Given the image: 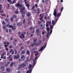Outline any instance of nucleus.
Segmentation results:
<instances>
[{"label": "nucleus", "mask_w": 73, "mask_h": 73, "mask_svg": "<svg viewBox=\"0 0 73 73\" xmlns=\"http://www.w3.org/2000/svg\"><path fill=\"white\" fill-rule=\"evenodd\" d=\"M32 68H31L29 70V71H27L26 72V73H31L32 72Z\"/></svg>", "instance_id": "6ab92c4d"}, {"label": "nucleus", "mask_w": 73, "mask_h": 73, "mask_svg": "<svg viewBox=\"0 0 73 73\" xmlns=\"http://www.w3.org/2000/svg\"><path fill=\"white\" fill-rule=\"evenodd\" d=\"M13 18H15V19H16L17 17V15L16 14H14L13 15V17H12Z\"/></svg>", "instance_id": "aec40b11"}, {"label": "nucleus", "mask_w": 73, "mask_h": 73, "mask_svg": "<svg viewBox=\"0 0 73 73\" xmlns=\"http://www.w3.org/2000/svg\"><path fill=\"white\" fill-rule=\"evenodd\" d=\"M36 32L37 33V35L38 36H39L40 35L41 33L39 31V29H38L36 31Z\"/></svg>", "instance_id": "0eeeda50"}, {"label": "nucleus", "mask_w": 73, "mask_h": 73, "mask_svg": "<svg viewBox=\"0 0 73 73\" xmlns=\"http://www.w3.org/2000/svg\"><path fill=\"white\" fill-rule=\"evenodd\" d=\"M50 29L52 30V29H53L54 26L51 25L50 26Z\"/></svg>", "instance_id": "bb28decb"}, {"label": "nucleus", "mask_w": 73, "mask_h": 73, "mask_svg": "<svg viewBox=\"0 0 73 73\" xmlns=\"http://www.w3.org/2000/svg\"><path fill=\"white\" fill-rule=\"evenodd\" d=\"M6 26L7 27L11 29H12L13 30H15L17 28V27H16V26H13L11 25H10L9 24L7 25H6Z\"/></svg>", "instance_id": "f03ea898"}, {"label": "nucleus", "mask_w": 73, "mask_h": 73, "mask_svg": "<svg viewBox=\"0 0 73 73\" xmlns=\"http://www.w3.org/2000/svg\"><path fill=\"white\" fill-rule=\"evenodd\" d=\"M19 10H20V13L21 15H25V14L26 9L25 7H19Z\"/></svg>", "instance_id": "f257e3e1"}, {"label": "nucleus", "mask_w": 73, "mask_h": 73, "mask_svg": "<svg viewBox=\"0 0 73 73\" xmlns=\"http://www.w3.org/2000/svg\"><path fill=\"white\" fill-rule=\"evenodd\" d=\"M5 30H6V32L8 33V29H5Z\"/></svg>", "instance_id": "052dcab7"}, {"label": "nucleus", "mask_w": 73, "mask_h": 73, "mask_svg": "<svg viewBox=\"0 0 73 73\" xmlns=\"http://www.w3.org/2000/svg\"><path fill=\"white\" fill-rule=\"evenodd\" d=\"M25 3L26 5H27L28 4V1H25Z\"/></svg>", "instance_id": "8fccbe9b"}, {"label": "nucleus", "mask_w": 73, "mask_h": 73, "mask_svg": "<svg viewBox=\"0 0 73 73\" xmlns=\"http://www.w3.org/2000/svg\"><path fill=\"white\" fill-rule=\"evenodd\" d=\"M25 19H24L23 20V24H24L25 23Z\"/></svg>", "instance_id": "e2e57ef3"}, {"label": "nucleus", "mask_w": 73, "mask_h": 73, "mask_svg": "<svg viewBox=\"0 0 73 73\" xmlns=\"http://www.w3.org/2000/svg\"><path fill=\"white\" fill-rule=\"evenodd\" d=\"M20 57V56L19 54H17V55H15L14 56V60L17 59L19 58Z\"/></svg>", "instance_id": "1a4fd4ad"}, {"label": "nucleus", "mask_w": 73, "mask_h": 73, "mask_svg": "<svg viewBox=\"0 0 73 73\" xmlns=\"http://www.w3.org/2000/svg\"><path fill=\"white\" fill-rule=\"evenodd\" d=\"M3 11H4L3 10H2L0 11V14H3Z\"/></svg>", "instance_id": "58836bf2"}, {"label": "nucleus", "mask_w": 73, "mask_h": 73, "mask_svg": "<svg viewBox=\"0 0 73 73\" xmlns=\"http://www.w3.org/2000/svg\"><path fill=\"white\" fill-rule=\"evenodd\" d=\"M36 45L37 46H38L39 45V43H36Z\"/></svg>", "instance_id": "774afa93"}, {"label": "nucleus", "mask_w": 73, "mask_h": 73, "mask_svg": "<svg viewBox=\"0 0 73 73\" xmlns=\"http://www.w3.org/2000/svg\"><path fill=\"white\" fill-rule=\"evenodd\" d=\"M5 21H6V22L7 23H8L9 20L7 19V18L5 19Z\"/></svg>", "instance_id": "473e14b6"}, {"label": "nucleus", "mask_w": 73, "mask_h": 73, "mask_svg": "<svg viewBox=\"0 0 73 73\" xmlns=\"http://www.w3.org/2000/svg\"><path fill=\"white\" fill-rule=\"evenodd\" d=\"M13 60V58L11 57V58H10V59H9V61H11Z\"/></svg>", "instance_id": "5fc2aeb1"}, {"label": "nucleus", "mask_w": 73, "mask_h": 73, "mask_svg": "<svg viewBox=\"0 0 73 73\" xmlns=\"http://www.w3.org/2000/svg\"><path fill=\"white\" fill-rule=\"evenodd\" d=\"M16 2L15 1H13V2H12V4H13L15 3H16Z\"/></svg>", "instance_id": "6e6d98bb"}, {"label": "nucleus", "mask_w": 73, "mask_h": 73, "mask_svg": "<svg viewBox=\"0 0 73 73\" xmlns=\"http://www.w3.org/2000/svg\"><path fill=\"white\" fill-rule=\"evenodd\" d=\"M19 37L21 39L24 38H25V35L24 34L21 33V35H19Z\"/></svg>", "instance_id": "423d86ee"}, {"label": "nucleus", "mask_w": 73, "mask_h": 73, "mask_svg": "<svg viewBox=\"0 0 73 73\" xmlns=\"http://www.w3.org/2000/svg\"><path fill=\"white\" fill-rule=\"evenodd\" d=\"M35 43H32V44H31L30 46L31 47H33L35 45Z\"/></svg>", "instance_id": "5701e85b"}, {"label": "nucleus", "mask_w": 73, "mask_h": 73, "mask_svg": "<svg viewBox=\"0 0 73 73\" xmlns=\"http://www.w3.org/2000/svg\"><path fill=\"white\" fill-rule=\"evenodd\" d=\"M1 69L2 71H4L5 70V67H4V66H1Z\"/></svg>", "instance_id": "dca6fc26"}, {"label": "nucleus", "mask_w": 73, "mask_h": 73, "mask_svg": "<svg viewBox=\"0 0 73 73\" xmlns=\"http://www.w3.org/2000/svg\"><path fill=\"white\" fill-rule=\"evenodd\" d=\"M47 23L49 24H50L51 23V22H49V21H47Z\"/></svg>", "instance_id": "13d9d810"}, {"label": "nucleus", "mask_w": 73, "mask_h": 73, "mask_svg": "<svg viewBox=\"0 0 73 73\" xmlns=\"http://www.w3.org/2000/svg\"><path fill=\"white\" fill-rule=\"evenodd\" d=\"M11 68H6V71L8 72H10V71H11Z\"/></svg>", "instance_id": "a211bd4d"}, {"label": "nucleus", "mask_w": 73, "mask_h": 73, "mask_svg": "<svg viewBox=\"0 0 73 73\" xmlns=\"http://www.w3.org/2000/svg\"><path fill=\"white\" fill-rule=\"evenodd\" d=\"M61 9L60 10V12H62L63 10V9H64V7H61Z\"/></svg>", "instance_id": "49530a36"}, {"label": "nucleus", "mask_w": 73, "mask_h": 73, "mask_svg": "<svg viewBox=\"0 0 73 73\" xmlns=\"http://www.w3.org/2000/svg\"><path fill=\"white\" fill-rule=\"evenodd\" d=\"M37 41V38H36L35 39H34L33 40V43H35V44H36V41Z\"/></svg>", "instance_id": "393cba45"}, {"label": "nucleus", "mask_w": 73, "mask_h": 73, "mask_svg": "<svg viewBox=\"0 0 73 73\" xmlns=\"http://www.w3.org/2000/svg\"><path fill=\"white\" fill-rule=\"evenodd\" d=\"M32 65L31 64H30L28 68H32Z\"/></svg>", "instance_id": "f704fd0d"}, {"label": "nucleus", "mask_w": 73, "mask_h": 73, "mask_svg": "<svg viewBox=\"0 0 73 73\" xmlns=\"http://www.w3.org/2000/svg\"><path fill=\"white\" fill-rule=\"evenodd\" d=\"M26 64L25 63H21V64H19V66H18V69H20L21 68H23L25 66Z\"/></svg>", "instance_id": "7ed1b4c3"}, {"label": "nucleus", "mask_w": 73, "mask_h": 73, "mask_svg": "<svg viewBox=\"0 0 73 73\" xmlns=\"http://www.w3.org/2000/svg\"><path fill=\"white\" fill-rule=\"evenodd\" d=\"M26 15L27 17H29L31 15V14L30 12H29L28 13H27Z\"/></svg>", "instance_id": "412c9836"}, {"label": "nucleus", "mask_w": 73, "mask_h": 73, "mask_svg": "<svg viewBox=\"0 0 73 73\" xmlns=\"http://www.w3.org/2000/svg\"><path fill=\"white\" fill-rule=\"evenodd\" d=\"M30 51H29V50H27L26 51V54L28 55L30 54Z\"/></svg>", "instance_id": "a878e982"}, {"label": "nucleus", "mask_w": 73, "mask_h": 73, "mask_svg": "<svg viewBox=\"0 0 73 73\" xmlns=\"http://www.w3.org/2000/svg\"><path fill=\"white\" fill-rule=\"evenodd\" d=\"M38 52H36V53L35 54V56H36L37 55H38Z\"/></svg>", "instance_id": "79ce46f5"}, {"label": "nucleus", "mask_w": 73, "mask_h": 73, "mask_svg": "<svg viewBox=\"0 0 73 73\" xmlns=\"http://www.w3.org/2000/svg\"><path fill=\"white\" fill-rule=\"evenodd\" d=\"M35 27H31L30 28V29L31 30H35Z\"/></svg>", "instance_id": "cd10ccee"}, {"label": "nucleus", "mask_w": 73, "mask_h": 73, "mask_svg": "<svg viewBox=\"0 0 73 73\" xmlns=\"http://www.w3.org/2000/svg\"><path fill=\"white\" fill-rule=\"evenodd\" d=\"M11 63V62L10 61L7 62V64L8 65H9Z\"/></svg>", "instance_id": "603ef678"}, {"label": "nucleus", "mask_w": 73, "mask_h": 73, "mask_svg": "<svg viewBox=\"0 0 73 73\" xmlns=\"http://www.w3.org/2000/svg\"><path fill=\"white\" fill-rule=\"evenodd\" d=\"M25 50H22V52L21 53V54H25Z\"/></svg>", "instance_id": "2eb2a0df"}, {"label": "nucleus", "mask_w": 73, "mask_h": 73, "mask_svg": "<svg viewBox=\"0 0 73 73\" xmlns=\"http://www.w3.org/2000/svg\"><path fill=\"white\" fill-rule=\"evenodd\" d=\"M44 17V15H42V17L39 18V20H40V21L42 22H44V20L42 19Z\"/></svg>", "instance_id": "f8f14e48"}, {"label": "nucleus", "mask_w": 73, "mask_h": 73, "mask_svg": "<svg viewBox=\"0 0 73 73\" xmlns=\"http://www.w3.org/2000/svg\"><path fill=\"white\" fill-rule=\"evenodd\" d=\"M46 27H48L49 26V25L47 23L46 24Z\"/></svg>", "instance_id": "0e129e2a"}, {"label": "nucleus", "mask_w": 73, "mask_h": 73, "mask_svg": "<svg viewBox=\"0 0 73 73\" xmlns=\"http://www.w3.org/2000/svg\"><path fill=\"white\" fill-rule=\"evenodd\" d=\"M46 29L47 32H48L50 30V28L49 27H47Z\"/></svg>", "instance_id": "72a5a7b5"}, {"label": "nucleus", "mask_w": 73, "mask_h": 73, "mask_svg": "<svg viewBox=\"0 0 73 73\" xmlns=\"http://www.w3.org/2000/svg\"><path fill=\"white\" fill-rule=\"evenodd\" d=\"M37 11L38 12L37 14H38L40 13V9L39 8L37 9Z\"/></svg>", "instance_id": "7c9ffc66"}, {"label": "nucleus", "mask_w": 73, "mask_h": 73, "mask_svg": "<svg viewBox=\"0 0 73 73\" xmlns=\"http://www.w3.org/2000/svg\"><path fill=\"white\" fill-rule=\"evenodd\" d=\"M11 21L13 22V21H14V19H13V18L12 17H11Z\"/></svg>", "instance_id": "e433bc0d"}, {"label": "nucleus", "mask_w": 73, "mask_h": 73, "mask_svg": "<svg viewBox=\"0 0 73 73\" xmlns=\"http://www.w3.org/2000/svg\"><path fill=\"white\" fill-rule=\"evenodd\" d=\"M15 47H14V46H13V45H12V44H11V45H10V46H9V48H14Z\"/></svg>", "instance_id": "f3484780"}, {"label": "nucleus", "mask_w": 73, "mask_h": 73, "mask_svg": "<svg viewBox=\"0 0 73 73\" xmlns=\"http://www.w3.org/2000/svg\"><path fill=\"white\" fill-rule=\"evenodd\" d=\"M12 51H13V49H10V51H9V52H12Z\"/></svg>", "instance_id": "4d7b16f0"}, {"label": "nucleus", "mask_w": 73, "mask_h": 73, "mask_svg": "<svg viewBox=\"0 0 73 73\" xmlns=\"http://www.w3.org/2000/svg\"><path fill=\"white\" fill-rule=\"evenodd\" d=\"M42 42V40H40L38 42V43L39 44H41Z\"/></svg>", "instance_id": "37998d69"}, {"label": "nucleus", "mask_w": 73, "mask_h": 73, "mask_svg": "<svg viewBox=\"0 0 73 73\" xmlns=\"http://www.w3.org/2000/svg\"><path fill=\"white\" fill-rule=\"evenodd\" d=\"M35 8V6H33L31 8V10H33Z\"/></svg>", "instance_id": "a18cd8bd"}, {"label": "nucleus", "mask_w": 73, "mask_h": 73, "mask_svg": "<svg viewBox=\"0 0 73 73\" xmlns=\"http://www.w3.org/2000/svg\"><path fill=\"white\" fill-rule=\"evenodd\" d=\"M20 48L21 49V50H22L24 48V47L23 46H22Z\"/></svg>", "instance_id": "3c124183"}, {"label": "nucleus", "mask_w": 73, "mask_h": 73, "mask_svg": "<svg viewBox=\"0 0 73 73\" xmlns=\"http://www.w3.org/2000/svg\"><path fill=\"white\" fill-rule=\"evenodd\" d=\"M2 23H3V25H5L6 24V23L5 21H3V22H2Z\"/></svg>", "instance_id": "bf43d9fd"}, {"label": "nucleus", "mask_w": 73, "mask_h": 73, "mask_svg": "<svg viewBox=\"0 0 73 73\" xmlns=\"http://www.w3.org/2000/svg\"><path fill=\"white\" fill-rule=\"evenodd\" d=\"M14 51H15V52H14V53L15 54H16L17 53V50L15 49H14Z\"/></svg>", "instance_id": "c9c22d12"}, {"label": "nucleus", "mask_w": 73, "mask_h": 73, "mask_svg": "<svg viewBox=\"0 0 73 73\" xmlns=\"http://www.w3.org/2000/svg\"><path fill=\"white\" fill-rule=\"evenodd\" d=\"M25 6L27 7H28L30 6V5L29 4H26Z\"/></svg>", "instance_id": "a19ab883"}, {"label": "nucleus", "mask_w": 73, "mask_h": 73, "mask_svg": "<svg viewBox=\"0 0 73 73\" xmlns=\"http://www.w3.org/2000/svg\"><path fill=\"white\" fill-rule=\"evenodd\" d=\"M5 50H6L8 51L9 48L7 47L5 48Z\"/></svg>", "instance_id": "864d4df0"}, {"label": "nucleus", "mask_w": 73, "mask_h": 73, "mask_svg": "<svg viewBox=\"0 0 73 73\" xmlns=\"http://www.w3.org/2000/svg\"><path fill=\"white\" fill-rule=\"evenodd\" d=\"M14 41H15V42H17V38H15L14 39Z\"/></svg>", "instance_id": "69168bd1"}, {"label": "nucleus", "mask_w": 73, "mask_h": 73, "mask_svg": "<svg viewBox=\"0 0 73 73\" xmlns=\"http://www.w3.org/2000/svg\"><path fill=\"white\" fill-rule=\"evenodd\" d=\"M9 7H10L9 5H7V9H9Z\"/></svg>", "instance_id": "680f3d73"}, {"label": "nucleus", "mask_w": 73, "mask_h": 73, "mask_svg": "<svg viewBox=\"0 0 73 73\" xmlns=\"http://www.w3.org/2000/svg\"><path fill=\"white\" fill-rule=\"evenodd\" d=\"M61 13H59L57 15L56 17H60L61 15Z\"/></svg>", "instance_id": "b1692460"}, {"label": "nucleus", "mask_w": 73, "mask_h": 73, "mask_svg": "<svg viewBox=\"0 0 73 73\" xmlns=\"http://www.w3.org/2000/svg\"><path fill=\"white\" fill-rule=\"evenodd\" d=\"M5 54V52H3V53L2 54L1 56H3Z\"/></svg>", "instance_id": "c03bdc74"}, {"label": "nucleus", "mask_w": 73, "mask_h": 73, "mask_svg": "<svg viewBox=\"0 0 73 73\" xmlns=\"http://www.w3.org/2000/svg\"><path fill=\"white\" fill-rule=\"evenodd\" d=\"M7 44V45H9V43L7 41L4 42H3V44H4V45H6Z\"/></svg>", "instance_id": "ddd939ff"}, {"label": "nucleus", "mask_w": 73, "mask_h": 73, "mask_svg": "<svg viewBox=\"0 0 73 73\" xmlns=\"http://www.w3.org/2000/svg\"><path fill=\"white\" fill-rule=\"evenodd\" d=\"M11 55H9V57H7L6 58V59H7V60H8L9 59L11 58Z\"/></svg>", "instance_id": "4c0bfd02"}, {"label": "nucleus", "mask_w": 73, "mask_h": 73, "mask_svg": "<svg viewBox=\"0 0 73 73\" xmlns=\"http://www.w3.org/2000/svg\"><path fill=\"white\" fill-rule=\"evenodd\" d=\"M19 13V11H15V14H18Z\"/></svg>", "instance_id": "ea45409f"}, {"label": "nucleus", "mask_w": 73, "mask_h": 73, "mask_svg": "<svg viewBox=\"0 0 73 73\" xmlns=\"http://www.w3.org/2000/svg\"><path fill=\"white\" fill-rule=\"evenodd\" d=\"M22 25V23L21 22L18 23H17V26H21Z\"/></svg>", "instance_id": "4468645a"}, {"label": "nucleus", "mask_w": 73, "mask_h": 73, "mask_svg": "<svg viewBox=\"0 0 73 73\" xmlns=\"http://www.w3.org/2000/svg\"><path fill=\"white\" fill-rule=\"evenodd\" d=\"M33 12L34 13H37V11H36V9H34L33 10Z\"/></svg>", "instance_id": "2f4dec72"}, {"label": "nucleus", "mask_w": 73, "mask_h": 73, "mask_svg": "<svg viewBox=\"0 0 73 73\" xmlns=\"http://www.w3.org/2000/svg\"><path fill=\"white\" fill-rule=\"evenodd\" d=\"M47 45V42H46L45 45H44V46H42L41 47V48H40V49L39 50V51H42L43 50V49L44 48H45L46 47V46Z\"/></svg>", "instance_id": "20e7f679"}, {"label": "nucleus", "mask_w": 73, "mask_h": 73, "mask_svg": "<svg viewBox=\"0 0 73 73\" xmlns=\"http://www.w3.org/2000/svg\"><path fill=\"white\" fill-rule=\"evenodd\" d=\"M37 56H36V58H35V60L33 59V64H34V65L33 66H34L36 64V59H37Z\"/></svg>", "instance_id": "9b49d317"}, {"label": "nucleus", "mask_w": 73, "mask_h": 73, "mask_svg": "<svg viewBox=\"0 0 73 73\" xmlns=\"http://www.w3.org/2000/svg\"><path fill=\"white\" fill-rule=\"evenodd\" d=\"M15 64V63L11 62V63H10V67H13V65Z\"/></svg>", "instance_id": "4be33fe9"}, {"label": "nucleus", "mask_w": 73, "mask_h": 73, "mask_svg": "<svg viewBox=\"0 0 73 73\" xmlns=\"http://www.w3.org/2000/svg\"><path fill=\"white\" fill-rule=\"evenodd\" d=\"M23 27L24 28H26L27 27L26 24H24L23 25Z\"/></svg>", "instance_id": "338daca9"}, {"label": "nucleus", "mask_w": 73, "mask_h": 73, "mask_svg": "<svg viewBox=\"0 0 73 73\" xmlns=\"http://www.w3.org/2000/svg\"><path fill=\"white\" fill-rule=\"evenodd\" d=\"M52 25H54L55 24L54 21V20H52Z\"/></svg>", "instance_id": "c85d7f7f"}, {"label": "nucleus", "mask_w": 73, "mask_h": 73, "mask_svg": "<svg viewBox=\"0 0 73 73\" xmlns=\"http://www.w3.org/2000/svg\"><path fill=\"white\" fill-rule=\"evenodd\" d=\"M15 6L18 8V7H19V8L23 7V5L22 4H20L19 3H17L15 4Z\"/></svg>", "instance_id": "39448f33"}, {"label": "nucleus", "mask_w": 73, "mask_h": 73, "mask_svg": "<svg viewBox=\"0 0 73 73\" xmlns=\"http://www.w3.org/2000/svg\"><path fill=\"white\" fill-rule=\"evenodd\" d=\"M30 43V41L29 40H28V41L27 42H26L27 44H29V43Z\"/></svg>", "instance_id": "09e8293b"}, {"label": "nucleus", "mask_w": 73, "mask_h": 73, "mask_svg": "<svg viewBox=\"0 0 73 73\" xmlns=\"http://www.w3.org/2000/svg\"><path fill=\"white\" fill-rule=\"evenodd\" d=\"M17 44V42L14 43H13V46H14V47H15V46H16Z\"/></svg>", "instance_id": "c756f323"}, {"label": "nucleus", "mask_w": 73, "mask_h": 73, "mask_svg": "<svg viewBox=\"0 0 73 73\" xmlns=\"http://www.w3.org/2000/svg\"><path fill=\"white\" fill-rule=\"evenodd\" d=\"M26 58V57L24 55H22L21 57V59L23 60H25Z\"/></svg>", "instance_id": "9d476101"}, {"label": "nucleus", "mask_w": 73, "mask_h": 73, "mask_svg": "<svg viewBox=\"0 0 73 73\" xmlns=\"http://www.w3.org/2000/svg\"><path fill=\"white\" fill-rule=\"evenodd\" d=\"M22 15V17L23 19H24V17L25 16V15L24 14H21Z\"/></svg>", "instance_id": "de8ad7c7"}, {"label": "nucleus", "mask_w": 73, "mask_h": 73, "mask_svg": "<svg viewBox=\"0 0 73 73\" xmlns=\"http://www.w3.org/2000/svg\"><path fill=\"white\" fill-rule=\"evenodd\" d=\"M56 11V9H55L54 10V11L53 12V15L55 17H56L57 12Z\"/></svg>", "instance_id": "6e6552de"}]
</instances>
